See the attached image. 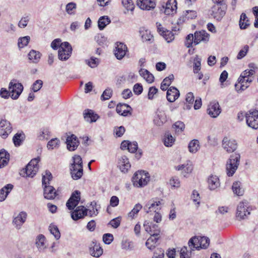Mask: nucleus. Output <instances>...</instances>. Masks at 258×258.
<instances>
[{
  "label": "nucleus",
  "instance_id": "4d7b16f0",
  "mask_svg": "<svg viewBox=\"0 0 258 258\" xmlns=\"http://www.w3.org/2000/svg\"><path fill=\"white\" fill-rule=\"evenodd\" d=\"M142 208V206L140 204H136L133 209L128 213V217L134 218V217L138 213V212Z\"/></svg>",
  "mask_w": 258,
  "mask_h": 258
},
{
  "label": "nucleus",
  "instance_id": "3c124183",
  "mask_svg": "<svg viewBox=\"0 0 258 258\" xmlns=\"http://www.w3.org/2000/svg\"><path fill=\"white\" fill-rule=\"evenodd\" d=\"M173 128L174 129L175 132L178 134L183 131L185 128V125L183 122L178 121L173 125Z\"/></svg>",
  "mask_w": 258,
  "mask_h": 258
},
{
  "label": "nucleus",
  "instance_id": "4468645a",
  "mask_svg": "<svg viewBox=\"0 0 258 258\" xmlns=\"http://www.w3.org/2000/svg\"><path fill=\"white\" fill-rule=\"evenodd\" d=\"M144 227L145 231L150 235L159 236L160 234V229L158 225L145 222L144 224Z\"/></svg>",
  "mask_w": 258,
  "mask_h": 258
},
{
  "label": "nucleus",
  "instance_id": "8fccbe9b",
  "mask_svg": "<svg viewBox=\"0 0 258 258\" xmlns=\"http://www.w3.org/2000/svg\"><path fill=\"white\" fill-rule=\"evenodd\" d=\"M201 59L198 55H196L194 59V72L198 73L201 70Z\"/></svg>",
  "mask_w": 258,
  "mask_h": 258
},
{
  "label": "nucleus",
  "instance_id": "338daca9",
  "mask_svg": "<svg viewBox=\"0 0 258 258\" xmlns=\"http://www.w3.org/2000/svg\"><path fill=\"white\" fill-rule=\"evenodd\" d=\"M194 38L192 34H189L186 36L185 45L187 47L189 48L192 46V43H194Z\"/></svg>",
  "mask_w": 258,
  "mask_h": 258
},
{
  "label": "nucleus",
  "instance_id": "69168bd1",
  "mask_svg": "<svg viewBox=\"0 0 258 258\" xmlns=\"http://www.w3.org/2000/svg\"><path fill=\"white\" fill-rule=\"evenodd\" d=\"M249 49V46L247 45H245L243 48L240 50L237 55V58L238 59H241L246 55L248 50Z\"/></svg>",
  "mask_w": 258,
  "mask_h": 258
},
{
  "label": "nucleus",
  "instance_id": "6ab92c4d",
  "mask_svg": "<svg viewBox=\"0 0 258 258\" xmlns=\"http://www.w3.org/2000/svg\"><path fill=\"white\" fill-rule=\"evenodd\" d=\"M89 252L92 256L99 257L102 254L103 249L96 242L92 241L89 247Z\"/></svg>",
  "mask_w": 258,
  "mask_h": 258
},
{
  "label": "nucleus",
  "instance_id": "b1692460",
  "mask_svg": "<svg viewBox=\"0 0 258 258\" xmlns=\"http://www.w3.org/2000/svg\"><path fill=\"white\" fill-rule=\"evenodd\" d=\"M140 34L143 41H147L152 43L153 41V36L151 34V32L145 27H141L140 29Z\"/></svg>",
  "mask_w": 258,
  "mask_h": 258
},
{
  "label": "nucleus",
  "instance_id": "680f3d73",
  "mask_svg": "<svg viewBox=\"0 0 258 258\" xmlns=\"http://www.w3.org/2000/svg\"><path fill=\"white\" fill-rule=\"evenodd\" d=\"M76 9V4L73 2L68 4L66 8V12L69 15L74 14V11Z\"/></svg>",
  "mask_w": 258,
  "mask_h": 258
},
{
  "label": "nucleus",
  "instance_id": "f8f14e48",
  "mask_svg": "<svg viewBox=\"0 0 258 258\" xmlns=\"http://www.w3.org/2000/svg\"><path fill=\"white\" fill-rule=\"evenodd\" d=\"M80 194V192L78 190H76L72 194L66 204V206L69 210H73L77 206L81 199Z\"/></svg>",
  "mask_w": 258,
  "mask_h": 258
},
{
  "label": "nucleus",
  "instance_id": "5701e85b",
  "mask_svg": "<svg viewBox=\"0 0 258 258\" xmlns=\"http://www.w3.org/2000/svg\"><path fill=\"white\" fill-rule=\"evenodd\" d=\"M194 38V44L197 45L201 41H208L209 34L205 31H197L195 33Z\"/></svg>",
  "mask_w": 258,
  "mask_h": 258
},
{
  "label": "nucleus",
  "instance_id": "0e129e2a",
  "mask_svg": "<svg viewBox=\"0 0 258 258\" xmlns=\"http://www.w3.org/2000/svg\"><path fill=\"white\" fill-rule=\"evenodd\" d=\"M158 89L156 88L155 87H151L149 89L148 94V98L150 100H152L154 99L155 95H156V94L158 92Z\"/></svg>",
  "mask_w": 258,
  "mask_h": 258
},
{
  "label": "nucleus",
  "instance_id": "2eb2a0df",
  "mask_svg": "<svg viewBox=\"0 0 258 258\" xmlns=\"http://www.w3.org/2000/svg\"><path fill=\"white\" fill-rule=\"evenodd\" d=\"M221 109L218 102H211L208 106L207 109V113L211 117L215 118L217 117L221 113Z\"/></svg>",
  "mask_w": 258,
  "mask_h": 258
},
{
  "label": "nucleus",
  "instance_id": "49530a36",
  "mask_svg": "<svg viewBox=\"0 0 258 258\" xmlns=\"http://www.w3.org/2000/svg\"><path fill=\"white\" fill-rule=\"evenodd\" d=\"M71 166L83 168V162L80 156L76 155L73 157V163Z\"/></svg>",
  "mask_w": 258,
  "mask_h": 258
},
{
  "label": "nucleus",
  "instance_id": "864d4df0",
  "mask_svg": "<svg viewBox=\"0 0 258 258\" xmlns=\"http://www.w3.org/2000/svg\"><path fill=\"white\" fill-rule=\"evenodd\" d=\"M23 134H16L13 137V140L16 146H20L24 138Z\"/></svg>",
  "mask_w": 258,
  "mask_h": 258
},
{
  "label": "nucleus",
  "instance_id": "ea45409f",
  "mask_svg": "<svg viewBox=\"0 0 258 258\" xmlns=\"http://www.w3.org/2000/svg\"><path fill=\"white\" fill-rule=\"evenodd\" d=\"M188 148L191 153H196L200 148L199 141L198 140H192L188 144Z\"/></svg>",
  "mask_w": 258,
  "mask_h": 258
},
{
  "label": "nucleus",
  "instance_id": "c9c22d12",
  "mask_svg": "<svg viewBox=\"0 0 258 258\" xmlns=\"http://www.w3.org/2000/svg\"><path fill=\"white\" fill-rule=\"evenodd\" d=\"M13 187L12 184H8L0 189V202H3L6 199Z\"/></svg>",
  "mask_w": 258,
  "mask_h": 258
},
{
  "label": "nucleus",
  "instance_id": "37998d69",
  "mask_svg": "<svg viewBox=\"0 0 258 258\" xmlns=\"http://www.w3.org/2000/svg\"><path fill=\"white\" fill-rule=\"evenodd\" d=\"M232 188L233 192L238 196H242L244 193V190L241 187V182L239 181L234 182Z\"/></svg>",
  "mask_w": 258,
  "mask_h": 258
},
{
  "label": "nucleus",
  "instance_id": "e2e57ef3",
  "mask_svg": "<svg viewBox=\"0 0 258 258\" xmlns=\"http://www.w3.org/2000/svg\"><path fill=\"white\" fill-rule=\"evenodd\" d=\"M170 185L174 188H178L180 186V181L177 177H173L169 180Z\"/></svg>",
  "mask_w": 258,
  "mask_h": 258
},
{
  "label": "nucleus",
  "instance_id": "5fc2aeb1",
  "mask_svg": "<svg viewBox=\"0 0 258 258\" xmlns=\"http://www.w3.org/2000/svg\"><path fill=\"white\" fill-rule=\"evenodd\" d=\"M30 40V37L28 36L19 38L18 44L19 47L23 48L24 47L27 46Z\"/></svg>",
  "mask_w": 258,
  "mask_h": 258
},
{
  "label": "nucleus",
  "instance_id": "dca6fc26",
  "mask_svg": "<svg viewBox=\"0 0 258 258\" xmlns=\"http://www.w3.org/2000/svg\"><path fill=\"white\" fill-rule=\"evenodd\" d=\"M88 215V210L84 206H78L76 210L72 212L71 217L74 220H78V219L84 218L85 216Z\"/></svg>",
  "mask_w": 258,
  "mask_h": 258
},
{
  "label": "nucleus",
  "instance_id": "7c9ffc66",
  "mask_svg": "<svg viewBox=\"0 0 258 258\" xmlns=\"http://www.w3.org/2000/svg\"><path fill=\"white\" fill-rule=\"evenodd\" d=\"M100 208V205H97L95 201L92 202L89 209H87L88 215L91 217L96 216L98 214V209Z\"/></svg>",
  "mask_w": 258,
  "mask_h": 258
},
{
  "label": "nucleus",
  "instance_id": "473e14b6",
  "mask_svg": "<svg viewBox=\"0 0 258 258\" xmlns=\"http://www.w3.org/2000/svg\"><path fill=\"white\" fill-rule=\"evenodd\" d=\"M208 182L209 188L211 190H214L220 186L219 178L216 175L210 176L208 178Z\"/></svg>",
  "mask_w": 258,
  "mask_h": 258
},
{
  "label": "nucleus",
  "instance_id": "9b49d317",
  "mask_svg": "<svg viewBox=\"0 0 258 258\" xmlns=\"http://www.w3.org/2000/svg\"><path fill=\"white\" fill-rule=\"evenodd\" d=\"M27 218V213L22 211L14 217L12 223L17 229L19 230L21 228L23 224L26 222Z\"/></svg>",
  "mask_w": 258,
  "mask_h": 258
},
{
  "label": "nucleus",
  "instance_id": "1a4fd4ad",
  "mask_svg": "<svg viewBox=\"0 0 258 258\" xmlns=\"http://www.w3.org/2000/svg\"><path fill=\"white\" fill-rule=\"evenodd\" d=\"M248 203L246 201H242L239 203L237 208L236 217L239 219H245L250 214L248 210Z\"/></svg>",
  "mask_w": 258,
  "mask_h": 258
},
{
  "label": "nucleus",
  "instance_id": "603ef678",
  "mask_svg": "<svg viewBox=\"0 0 258 258\" xmlns=\"http://www.w3.org/2000/svg\"><path fill=\"white\" fill-rule=\"evenodd\" d=\"M122 4L127 11H132L134 9L135 6L132 0H122Z\"/></svg>",
  "mask_w": 258,
  "mask_h": 258
},
{
  "label": "nucleus",
  "instance_id": "aec40b11",
  "mask_svg": "<svg viewBox=\"0 0 258 258\" xmlns=\"http://www.w3.org/2000/svg\"><path fill=\"white\" fill-rule=\"evenodd\" d=\"M118 167L121 171L124 173H127L131 168V164L126 156H122L119 159Z\"/></svg>",
  "mask_w": 258,
  "mask_h": 258
},
{
  "label": "nucleus",
  "instance_id": "79ce46f5",
  "mask_svg": "<svg viewBox=\"0 0 258 258\" xmlns=\"http://www.w3.org/2000/svg\"><path fill=\"white\" fill-rule=\"evenodd\" d=\"M41 54L34 50H31L28 54V58L34 63H37L41 57Z\"/></svg>",
  "mask_w": 258,
  "mask_h": 258
},
{
  "label": "nucleus",
  "instance_id": "a211bd4d",
  "mask_svg": "<svg viewBox=\"0 0 258 258\" xmlns=\"http://www.w3.org/2000/svg\"><path fill=\"white\" fill-rule=\"evenodd\" d=\"M116 45L114 55L118 59H121L125 56L126 53L127 47L125 44L121 42H117Z\"/></svg>",
  "mask_w": 258,
  "mask_h": 258
},
{
  "label": "nucleus",
  "instance_id": "c756f323",
  "mask_svg": "<svg viewBox=\"0 0 258 258\" xmlns=\"http://www.w3.org/2000/svg\"><path fill=\"white\" fill-rule=\"evenodd\" d=\"M161 204L160 201H149L144 207V209L147 213L154 211L156 212L158 210V207Z\"/></svg>",
  "mask_w": 258,
  "mask_h": 258
},
{
  "label": "nucleus",
  "instance_id": "2f4dec72",
  "mask_svg": "<svg viewBox=\"0 0 258 258\" xmlns=\"http://www.w3.org/2000/svg\"><path fill=\"white\" fill-rule=\"evenodd\" d=\"M166 116L165 113L162 111H159L157 112L156 116L154 119V122L158 126H161L166 121Z\"/></svg>",
  "mask_w": 258,
  "mask_h": 258
},
{
  "label": "nucleus",
  "instance_id": "13d9d810",
  "mask_svg": "<svg viewBox=\"0 0 258 258\" xmlns=\"http://www.w3.org/2000/svg\"><path fill=\"white\" fill-rule=\"evenodd\" d=\"M134 247V243L127 240H123L121 243V247L125 250H132Z\"/></svg>",
  "mask_w": 258,
  "mask_h": 258
},
{
  "label": "nucleus",
  "instance_id": "39448f33",
  "mask_svg": "<svg viewBox=\"0 0 258 258\" xmlns=\"http://www.w3.org/2000/svg\"><path fill=\"white\" fill-rule=\"evenodd\" d=\"M225 5L215 4L209 11V15L217 21H220L226 13Z\"/></svg>",
  "mask_w": 258,
  "mask_h": 258
},
{
  "label": "nucleus",
  "instance_id": "052dcab7",
  "mask_svg": "<svg viewBox=\"0 0 258 258\" xmlns=\"http://www.w3.org/2000/svg\"><path fill=\"white\" fill-rule=\"evenodd\" d=\"M192 250L190 249L189 252L187 249V247L183 246L181 248L180 251V258H190Z\"/></svg>",
  "mask_w": 258,
  "mask_h": 258
},
{
  "label": "nucleus",
  "instance_id": "0eeeda50",
  "mask_svg": "<svg viewBox=\"0 0 258 258\" xmlns=\"http://www.w3.org/2000/svg\"><path fill=\"white\" fill-rule=\"evenodd\" d=\"M9 89L11 94V98L17 99L22 92L23 86L21 83L17 82L16 80H13L9 84Z\"/></svg>",
  "mask_w": 258,
  "mask_h": 258
},
{
  "label": "nucleus",
  "instance_id": "09e8293b",
  "mask_svg": "<svg viewBox=\"0 0 258 258\" xmlns=\"http://www.w3.org/2000/svg\"><path fill=\"white\" fill-rule=\"evenodd\" d=\"M52 178L51 173L48 171H46L45 174H42V185L43 186L49 185V181Z\"/></svg>",
  "mask_w": 258,
  "mask_h": 258
},
{
  "label": "nucleus",
  "instance_id": "f03ea898",
  "mask_svg": "<svg viewBox=\"0 0 258 258\" xmlns=\"http://www.w3.org/2000/svg\"><path fill=\"white\" fill-rule=\"evenodd\" d=\"M150 179L148 172L144 171H138L136 172L132 177V182L134 186L142 187L146 185Z\"/></svg>",
  "mask_w": 258,
  "mask_h": 258
},
{
  "label": "nucleus",
  "instance_id": "20e7f679",
  "mask_svg": "<svg viewBox=\"0 0 258 258\" xmlns=\"http://www.w3.org/2000/svg\"><path fill=\"white\" fill-rule=\"evenodd\" d=\"M40 161L39 158L32 159L27 164L25 169L21 171L20 174L23 176L33 177L36 174L38 170L39 167L38 163Z\"/></svg>",
  "mask_w": 258,
  "mask_h": 258
},
{
  "label": "nucleus",
  "instance_id": "72a5a7b5",
  "mask_svg": "<svg viewBox=\"0 0 258 258\" xmlns=\"http://www.w3.org/2000/svg\"><path fill=\"white\" fill-rule=\"evenodd\" d=\"M71 173L72 177L74 180L80 179L83 175V169L81 168L71 166Z\"/></svg>",
  "mask_w": 258,
  "mask_h": 258
},
{
  "label": "nucleus",
  "instance_id": "4c0bfd02",
  "mask_svg": "<svg viewBox=\"0 0 258 258\" xmlns=\"http://www.w3.org/2000/svg\"><path fill=\"white\" fill-rule=\"evenodd\" d=\"M159 237V236L151 235L146 242V245L148 248L151 250L154 248L157 245Z\"/></svg>",
  "mask_w": 258,
  "mask_h": 258
},
{
  "label": "nucleus",
  "instance_id": "58836bf2",
  "mask_svg": "<svg viewBox=\"0 0 258 258\" xmlns=\"http://www.w3.org/2000/svg\"><path fill=\"white\" fill-rule=\"evenodd\" d=\"M131 107L129 105L123 104L120 105H117L116 108V111L120 115L125 116H127L128 112H130L128 109Z\"/></svg>",
  "mask_w": 258,
  "mask_h": 258
},
{
  "label": "nucleus",
  "instance_id": "bb28decb",
  "mask_svg": "<svg viewBox=\"0 0 258 258\" xmlns=\"http://www.w3.org/2000/svg\"><path fill=\"white\" fill-rule=\"evenodd\" d=\"M176 169L177 170H183L182 174L184 177H186L187 174L191 173L192 171L193 166L191 162L187 161L186 164L176 166Z\"/></svg>",
  "mask_w": 258,
  "mask_h": 258
},
{
  "label": "nucleus",
  "instance_id": "4be33fe9",
  "mask_svg": "<svg viewBox=\"0 0 258 258\" xmlns=\"http://www.w3.org/2000/svg\"><path fill=\"white\" fill-rule=\"evenodd\" d=\"M179 91L174 87H171L167 90L166 98L170 102H174L179 96Z\"/></svg>",
  "mask_w": 258,
  "mask_h": 258
},
{
  "label": "nucleus",
  "instance_id": "412c9836",
  "mask_svg": "<svg viewBox=\"0 0 258 258\" xmlns=\"http://www.w3.org/2000/svg\"><path fill=\"white\" fill-rule=\"evenodd\" d=\"M66 143L68 149L71 151H75L79 144L77 137L74 135L67 137Z\"/></svg>",
  "mask_w": 258,
  "mask_h": 258
},
{
  "label": "nucleus",
  "instance_id": "a19ab883",
  "mask_svg": "<svg viewBox=\"0 0 258 258\" xmlns=\"http://www.w3.org/2000/svg\"><path fill=\"white\" fill-rule=\"evenodd\" d=\"M241 29H245L250 25L249 21L245 13H242L239 22Z\"/></svg>",
  "mask_w": 258,
  "mask_h": 258
},
{
  "label": "nucleus",
  "instance_id": "9d476101",
  "mask_svg": "<svg viewBox=\"0 0 258 258\" xmlns=\"http://www.w3.org/2000/svg\"><path fill=\"white\" fill-rule=\"evenodd\" d=\"M12 131V126L10 122L6 119H2L0 121V136L6 139Z\"/></svg>",
  "mask_w": 258,
  "mask_h": 258
},
{
  "label": "nucleus",
  "instance_id": "393cba45",
  "mask_svg": "<svg viewBox=\"0 0 258 258\" xmlns=\"http://www.w3.org/2000/svg\"><path fill=\"white\" fill-rule=\"evenodd\" d=\"M85 120L90 123L96 121L98 119L99 116L94 113L92 110H85L83 113Z\"/></svg>",
  "mask_w": 258,
  "mask_h": 258
},
{
  "label": "nucleus",
  "instance_id": "a18cd8bd",
  "mask_svg": "<svg viewBox=\"0 0 258 258\" xmlns=\"http://www.w3.org/2000/svg\"><path fill=\"white\" fill-rule=\"evenodd\" d=\"M110 22V21L107 16L100 17L98 22V26L99 29L101 30H103Z\"/></svg>",
  "mask_w": 258,
  "mask_h": 258
},
{
  "label": "nucleus",
  "instance_id": "6e6d98bb",
  "mask_svg": "<svg viewBox=\"0 0 258 258\" xmlns=\"http://www.w3.org/2000/svg\"><path fill=\"white\" fill-rule=\"evenodd\" d=\"M162 35L164 37L165 39L168 43L171 42L174 39V34L173 33L169 30H166Z\"/></svg>",
  "mask_w": 258,
  "mask_h": 258
},
{
  "label": "nucleus",
  "instance_id": "c85d7f7f",
  "mask_svg": "<svg viewBox=\"0 0 258 258\" xmlns=\"http://www.w3.org/2000/svg\"><path fill=\"white\" fill-rule=\"evenodd\" d=\"M45 241V237L43 235L39 234L37 236L35 244L39 251H42L46 248Z\"/></svg>",
  "mask_w": 258,
  "mask_h": 258
},
{
  "label": "nucleus",
  "instance_id": "de8ad7c7",
  "mask_svg": "<svg viewBox=\"0 0 258 258\" xmlns=\"http://www.w3.org/2000/svg\"><path fill=\"white\" fill-rule=\"evenodd\" d=\"M50 232L54 236L56 239H59L60 233L57 227L54 225L50 224L49 227Z\"/></svg>",
  "mask_w": 258,
  "mask_h": 258
},
{
  "label": "nucleus",
  "instance_id": "e433bc0d",
  "mask_svg": "<svg viewBox=\"0 0 258 258\" xmlns=\"http://www.w3.org/2000/svg\"><path fill=\"white\" fill-rule=\"evenodd\" d=\"M176 3V0H168L166 4L165 7L163 6V8H164V13L166 15H170L174 11V8H176V5L175 4Z\"/></svg>",
  "mask_w": 258,
  "mask_h": 258
},
{
  "label": "nucleus",
  "instance_id": "bf43d9fd",
  "mask_svg": "<svg viewBox=\"0 0 258 258\" xmlns=\"http://www.w3.org/2000/svg\"><path fill=\"white\" fill-rule=\"evenodd\" d=\"M59 144V141L57 138L51 139L48 143L47 147L48 149H53L55 148L58 147Z\"/></svg>",
  "mask_w": 258,
  "mask_h": 258
},
{
  "label": "nucleus",
  "instance_id": "6e6552de",
  "mask_svg": "<svg viewBox=\"0 0 258 258\" xmlns=\"http://www.w3.org/2000/svg\"><path fill=\"white\" fill-rule=\"evenodd\" d=\"M72 48L68 42L61 43L58 50V58L61 60H66L71 56Z\"/></svg>",
  "mask_w": 258,
  "mask_h": 258
},
{
  "label": "nucleus",
  "instance_id": "cd10ccee",
  "mask_svg": "<svg viewBox=\"0 0 258 258\" xmlns=\"http://www.w3.org/2000/svg\"><path fill=\"white\" fill-rule=\"evenodd\" d=\"M10 160V154L4 149L0 150V168L7 166Z\"/></svg>",
  "mask_w": 258,
  "mask_h": 258
},
{
  "label": "nucleus",
  "instance_id": "a878e982",
  "mask_svg": "<svg viewBox=\"0 0 258 258\" xmlns=\"http://www.w3.org/2000/svg\"><path fill=\"white\" fill-rule=\"evenodd\" d=\"M56 196L55 188L50 185L44 186V197L48 200H53Z\"/></svg>",
  "mask_w": 258,
  "mask_h": 258
},
{
  "label": "nucleus",
  "instance_id": "f704fd0d",
  "mask_svg": "<svg viewBox=\"0 0 258 258\" xmlns=\"http://www.w3.org/2000/svg\"><path fill=\"white\" fill-rule=\"evenodd\" d=\"M140 75L149 83L154 82V77L147 70L141 69L139 71Z\"/></svg>",
  "mask_w": 258,
  "mask_h": 258
},
{
  "label": "nucleus",
  "instance_id": "ddd939ff",
  "mask_svg": "<svg viewBox=\"0 0 258 258\" xmlns=\"http://www.w3.org/2000/svg\"><path fill=\"white\" fill-rule=\"evenodd\" d=\"M222 146L227 152H233L237 148V144L234 140L224 137L222 141Z\"/></svg>",
  "mask_w": 258,
  "mask_h": 258
},
{
  "label": "nucleus",
  "instance_id": "c03bdc74",
  "mask_svg": "<svg viewBox=\"0 0 258 258\" xmlns=\"http://www.w3.org/2000/svg\"><path fill=\"white\" fill-rule=\"evenodd\" d=\"M175 141V139L169 133H166L164 136V144L166 147H171Z\"/></svg>",
  "mask_w": 258,
  "mask_h": 258
},
{
  "label": "nucleus",
  "instance_id": "774afa93",
  "mask_svg": "<svg viewBox=\"0 0 258 258\" xmlns=\"http://www.w3.org/2000/svg\"><path fill=\"white\" fill-rule=\"evenodd\" d=\"M112 90L110 89H106L104 91L102 96L101 99L103 100L109 99L112 96Z\"/></svg>",
  "mask_w": 258,
  "mask_h": 258
},
{
  "label": "nucleus",
  "instance_id": "7ed1b4c3",
  "mask_svg": "<svg viewBox=\"0 0 258 258\" xmlns=\"http://www.w3.org/2000/svg\"><path fill=\"white\" fill-rule=\"evenodd\" d=\"M240 156L239 154H232L226 164V172L228 176H232L237 170L239 164Z\"/></svg>",
  "mask_w": 258,
  "mask_h": 258
},
{
  "label": "nucleus",
  "instance_id": "423d86ee",
  "mask_svg": "<svg viewBox=\"0 0 258 258\" xmlns=\"http://www.w3.org/2000/svg\"><path fill=\"white\" fill-rule=\"evenodd\" d=\"M246 123L253 129L258 128V110L251 109L245 114Z\"/></svg>",
  "mask_w": 258,
  "mask_h": 258
},
{
  "label": "nucleus",
  "instance_id": "f257e3e1",
  "mask_svg": "<svg viewBox=\"0 0 258 258\" xmlns=\"http://www.w3.org/2000/svg\"><path fill=\"white\" fill-rule=\"evenodd\" d=\"M209 244L210 239L205 236L194 237L191 238L188 242V246L192 250L206 249L208 247Z\"/></svg>",
  "mask_w": 258,
  "mask_h": 258
},
{
  "label": "nucleus",
  "instance_id": "f3484780",
  "mask_svg": "<svg viewBox=\"0 0 258 258\" xmlns=\"http://www.w3.org/2000/svg\"><path fill=\"white\" fill-rule=\"evenodd\" d=\"M138 6L143 10H150L156 6L155 0H140L137 2Z\"/></svg>",
  "mask_w": 258,
  "mask_h": 258
}]
</instances>
